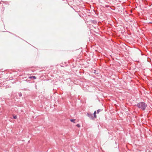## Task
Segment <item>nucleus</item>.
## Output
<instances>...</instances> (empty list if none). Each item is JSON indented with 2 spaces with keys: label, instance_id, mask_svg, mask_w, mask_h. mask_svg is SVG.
Wrapping results in <instances>:
<instances>
[{
  "label": "nucleus",
  "instance_id": "f257e3e1",
  "mask_svg": "<svg viewBox=\"0 0 152 152\" xmlns=\"http://www.w3.org/2000/svg\"><path fill=\"white\" fill-rule=\"evenodd\" d=\"M136 106L139 109L144 111L147 107V104L144 102H141L137 104Z\"/></svg>",
  "mask_w": 152,
  "mask_h": 152
},
{
  "label": "nucleus",
  "instance_id": "f03ea898",
  "mask_svg": "<svg viewBox=\"0 0 152 152\" xmlns=\"http://www.w3.org/2000/svg\"><path fill=\"white\" fill-rule=\"evenodd\" d=\"M87 115L92 119H94V118L93 117L92 113H87Z\"/></svg>",
  "mask_w": 152,
  "mask_h": 152
},
{
  "label": "nucleus",
  "instance_id": "7ed1b4c3",
  "mask_svg": "<svg viewBox=\"0 0 152 152\" xmlns=\"http://www.w3.org/2000/svg\"><path fill=\"white\" fill-rule=\"evenodd\" d=\"M29 78H30L31 79H32V78L34 79H36L37 78L35 76H33L29 77Z\"/></svg>",
  "mask_w": 152,
  "mask_h": 152
},
{
  "label": "nucleus",
  "instance_id": "20e7f679",
  "mask_svg": "<svg viewBox=\"0 0 152 152\" xmlns=\"http://www.w3.org/2000/svg\"><path fill=\"white\" fill-rule=\"evenodd\" d=\"M96 111H94V118H96Z\"/></svg>",
  "mask_w": 152,
  "mask_h": 152
},
{
  "label": "nucleus",
  "instance_id": "39448f33",
  "mask_svg": "<svg viewBox=\"0 0 152 152\" xmlns=\"http://www.w3.org/2000/svg\"><path fill=\"white\" fill-rule=\"evenodd\" d=\"M101 111V109H98V110H97V113H99V112L100 111Z\"/></svg>",
  "mask_w": 152,
  "mask_h": 152
},
{
  "label": "nucleus",
  "instance_id": "423d86ee",
  "mask_svg": "<svg viewBox=\"0 0 152 152\" xmlns=\"http://www.w3.org/2000/svg\"><path fill=\"white\" fill-rule=\"evenodd\" d=\"M70 121L72 122H73L74 123H75L74 122L75 121V119H70Z\"/></svg>",
  "mask_w": 152,
  "mask_h": 152
},
{
  "label": "nucleus",
  "instance_id": "0eeeda50",
  "mask_svg": "<svg viewBox=\"0 0 152 152\" xmlns=\"http://www.w3.org/2000/svg\"><path fill=\"white\" fill-rule=\"evenodd\" d=\"M92 23H93L95 24L97 23V22H96V21L95 20H93L92 21Z\"/></svg>",
  "mask_w": 152,
  "mask_h": 152
},
{
  "label": "nucleus",
  "instance_id": "6e6552de",
  "mask_svg": "<svg viewBox=\"0 0 152 152\" xmlns=\"http://www.w3.org/2000/svg\"><path fill=\"white\" fill-rule=\"evenodd\" d=\"M18 94H19V96L20 97H21L22 96V94L21 93H19Z\"/></svg>",
  "mask_w": 152,
  "mask_h": 152
},
{
  "label": "nucleus",
  "instance_id": "1a4fd4ad",
  "mask_svg": "<svg viewBox=\"0 0 152 152\" xmlns=\"http://www.w3.org/2000/svg\"><path fill=\"white\" fill-rule=\"evenodd\" d=\"M76 126H77V127H79H79H80V125L79 124H77V125H76Z\"/></svg>",
  "mask_w": 152,
  "mask_h": 152
},
{
  "label": "nucleus",
  "instance_id": "9d476101",
  "mask_svg": "<svg viewBox=\"0 0 152 152\" xmlns=\"http://www.w3.org/2000/svg\"><path fill=\"white\" fill-rule=\"evenodd\" d=\"M17 116L16 115H15L13 116V118L15 119H16L17 118Z\"/></svg>",
  "mask_w": 152,
  "mask_h": 152
}]
</instances>
